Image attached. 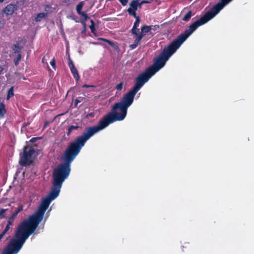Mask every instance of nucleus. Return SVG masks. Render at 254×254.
<instances>
[{
    "label": "nucleus",
    "mask_w": 254,
    "mask_h": 254,
    "mask_svg": "<svg viewBox=\"0 0 254 254\" xmlns=\"http://www.w3.org/2000/svg\"><path fill=\"white\" fill-rule=\"evenodd\" d=\"M133 100L126 94L120 102L112 107L111 112L104 116L97 126L86 128L81 136L69 144L64 153V163L60 164L54 169L51 190L42 199L37 211H46L51 202L59 196L63 183L70 174L71 163L86 141L110 124L117 121H123L126 117L127 108L132 104Z\"/></svg>",
    "instance_id": "obj_1"
},
{
    "label": "nucleus",
    "mask_w": 254,
    "mask_h": 254,
    "mask_svg": "<svg viewBox=\"0 0 254 254\" xmlns=\"http://www.w3.org/2000/svg\"><path fill=\"white\" fill-rule=\"evenodd\" d=\"M209 20L205 14L191 24L183 33L180 34L168 46L165 47L158 57L154 59L153 64L147 70L153 75L164 67L167 61L177 51L187 39L200 26Z\"/></svg>",
    "instance_id": "obj_2"
},
{
    "label": "nucleus",
    "mask_w": 254,
    "mask_h": 254,
    "mask_svg": "<svg viewBox=\"0 0 254 254\" xmlns=\"http://www.w3.org/2000/svg\"><path fill=\"white\" fill-rule=\"evenodd\" d=\"M153 75L146 69L143 73L139 74L136 78L134 86L130 91L128 92L127 94L134 99L136 93Z\"/></svg>",
    "instance_id": "obj_3"
},
{
    "label": "nucleus",
    "mask_w": 254,
    "mask_h": 254,
    "mask_svg": "<svg viewBox=\"0 0 254 254\" xmlns=\"http://www.w3.org/2000/svg\"><path fill=\"white\" fill-rule=\"evenodd\" d=\"M26 147L24 148L23 155L20 157L19 161L20 164L22 166L30 164L36 156V153L34 149L30 148L28 151Z\"/></svg>",
    "instance_id": "obj_4"
},
{
    "label": "nucleus",
    "mask_w": 254,
    "mask_h": 254,
    "mask_svg": "<svg viewBox=\"0 0 254 254\" xmlns=\"http://www.w3.org/2000/svg\"><path fill=\"white\" fill-rule=\"evenodd\" d=\"M232 0H220L219 2L213 6L210 10L207 11L205 15L209 20L217 14L224 7L229 3Z\"/></svg>",
    "instance_id": "obj_5"
},
{
    "label": "nucleus",
    "mask_w": 254,
    "mask_h": 254,
    "mask_svg": "<svg viewBox=\"0 0 254 254\" xmlns=\"http://www.w3.org/2000/svg\"><path fill=\"white\" fill-rule=\"evenodd\" d=\"M68 66L75 79L78 80L79 79V75L78 71L75 68L72 61L69 58L68 59Z\"/></svg>",
    "instance_id": "obj_6"
},
{
    "label": "nucleus",
    "mask_w": 254,
    "mask_h": 254,
    "mask_svg": "<svg viewBox=\"0 0 254 254\" xmlns=\"http://www.w3.org/2000/svg\"><path fill=\"white\" fill-rule=\"evenodd\" d=\"M17 9V6L14 4H8L3 10V12L7 15H11Z\"/></svg>",
    "instance_id": "obj_7"
},
{
    "label": "nucleus",
    "mask_w": 254,
    "mask_h": 254,
    "mask_svg": "<svg viewBox=\"0 0 254 254\" xmlns=\"http://www.w3.org/2000/svg\"><path fill=\"white\" fill-rule=\"evenodd\" d=\"M143 37H142V36L141 35H137V37H135L133 44L130 45V47L132 49H135L138 45V44L139 43L140 40Z\"/></svg>",
    "instance_id": "obj_8"
},
{
    "label": "nucleus",
    "mask_w": 254,
    "mask_h": 254,
    "mask_svg": "<svg viewBox=\"0 0 254 254\" xmlns=\"http://www.w3.org/2000/svg\"><path fill=\"white\" fill-rule=\"evenodd\" d=\"M130 7L129 8H132V10H136L137 7H139L138 0H133L129 3Z\"/></svg>",
    "instance_id": "obj_9"
},
{
    "label": "nucleus",
    "mask_w": 254,
    "mask_h": 254,
    "mask_svg": "<svg viewBox=\"0 0 254 254\" xmlns=\"http://www.w3.org/2000/svg\"><path fill=\"white\" fill-rule=\"evenodd\" d=\"M47 16V13L41 12L38 13L35 17V20L37 22L41 21L43 19Z\"/></svg>",
    "instance_id": "obj_10"
},
{
    "label": "nucleus",
    "mask_w": 254,
    "mask_h": 254,
    "mask_svg": "<svg viewBox=\"0 0 254 254\" xmlns=\"http://www.w3.org/2000/svg\"><path fill=\"white\" fill-rule=\"evenodd\" d=\"M22 48V47L21 46H20L18 44H17L14 45L12 49L15 53L19 54Z\"/></svg>",
    "instance_id": "obj_11"
},
{
    "label": "nucleus",
    "mask_w": 254,
    "mask_h": 254,
    "mask_svg": "<svg viewBox=\"0 0 254 254\" xmlns=\"http://www.w3.org/2000/svg\"><path fill=\"white\" fill-rule=\"evenodd\" d=\"M14 96V87H11L7 92V95L6 97L7 100H9L11 97Z\"/></svg>",
    "instance_id": "obj_12"
},
{
    "label": "nucleus",
    "mask_w": 254,
    "mask_h": 254,
    "mask_svg": "<svg viewBox=\"0 0 254 254\" xmlns=\"http://www.w3.org/2000/svg\"><path fill=\"white\" fill-rule=\"evenodd\" d=\"M139 29L138 28V27H136L135 30H133V27H132L131 29V32L133 34H134L135 36V37H137V35H141L142 36V37H143L144 34L139 33Z\"/></svg>",
    "instance_id": "obj_13"
},
{
    "label": "nucleus",
    "mask_w": 254,
    "mask_h": 254,
    "mask_svg": "<svg viewBox=\"0 0 254 254\" xmlns=\"http://www.w3.org/2000/svg\"><path fill=\"white\" fill-rule=\"evenodd\" d=\"M84 5V1H81L76 6V11L77 12L80 13L82 11V8Z\"/></svg>",
    "instance_id": "obj_14"
},
{
    "label": "nucleus",
    "mask_w": 254,
    "mask_h": 254,
    "mask_svg": "<svg viewBox=\"0 0 254 254\" xmlns=\"http://www.w3.org/2000/svg\"><path fill=\"white\" fill-rule=\"evenodd\" d=\"M151 30V27L147 25H144L141 27V32L140 33H142L143 34V33H146L148 32Z\"/></svg>",
    "instance_id": "obj_15"
},
{
    "label": "nucleus",
    "mask_w": 254,
    "mask_h": 254,
    "mask_svg": "<svg viewBox=\"0 0 254 254\" xmlns=\"http://www.w3.org/2000/svg\"><path fill=\"white\" fill-rule=\"evenodd\" d=\"M5 113V106L3 103H0V118L3 117Z\"/></svg>",
    "instance_id": "obj_16"
},
{
    "label": "nucleus",
    "mask_w": 254,
    "mask_h": 254,
    "mask_svg": "<svg viewBox=\"0 0 254 254\" xmlns=\"http://www.w3.org/2000/svg\"><path fill=\"white\" fill-rule=\"evenodd\" d=\"M79 128L78 126H70L68 128L67 135H69L73 130L77 129Z\"/></svg>",
    "instance_id": "obj_17"
},
{
    "label": "nucleus",
    "mask_w": 254,
    "mask_h": 254,
    "mask_svg": "<svg viewBox=\"0 0 254 254\" xmlns=\"http://www.w3.org/2000/svg\"><path fill=\"white\" fill-rule=\"evenodd\" d=\"M127 11L128 12L129 15L133 16L135 18H136V17H138L137 16H136V10H132V8H128V9L127 10Z\"/></svg>",
    "instance_id": "obj_18"
},
{
    "label": "nucleus",
    "mask_w": 254,
    "mask_h": 254,
    "mask_svg": "<svg viewBox=\"0 0 254 254\" xmlns=\"http://www.w3.org/2000/svg\"><path fill=\"white\" fill-rule=\"evenodd\" d=\"M191 16V11H189L183 18V20L184 21H188L189 20Z\"/></svg>",
    "instance_id": "obj_19"
},
{
    "label": "nucleus",
    "mask_w": 254,
    "mask_h": 254,
    "mask_svg": "<svg viewBox=\"0 0 254 254\" xmlns=\"http://www.w3.org/2000/svg\"><path fill=\"white\" fill-rule=\"evenodd\" d=\"M135 19H136V20H135V21L134 23L133 26L134 30H135L136 27H138L139 26V23L140 22V19L139 17H136V18H135Z\"/></svg>",
    "instance_id": "obj_20"
},
{
    "label": "nucleus",
    "mask_w": 254,
    "mask_h": 254,
    "mask_svg": "<svg viewBox=\"0 0 254 254\" xmlns=\"http://www.w3.org/2000/svg\"><path fill=\"white\" fill-rule=\"evenodd\" d=\"M21 58V56L20 54H18L17 56V58L16 59L14 60V63L15 65H17L19 63V61H20Z\"/></svg>",
    "instance_id": "obj_21"
},
{
    "label": "nucleus",
    "mask_w": 254,
    "mask_h": 254,
    "mask_svg": "<svg viewBox=\"0 0 254 254\" xmlns=\"http://www.w3.org/2000/svg\"><path fill=\"white\" fill-rule=\"evenodd\" d=\"M15 219V218L10 216L8 219L7 224L9 226H12Z\"/></svg>",
    "instance_id": "obj_22"
},
{
    "label": "nucleus",
    "mask_w": 254,
    "mask_h": 254,
    "mask_svg": "<svg viewBox=\"0 0 254 254\" xmlns=\"http://www.w3.org/2000/svg\"><path fill=\"white\" fill-rule=\"evenodd\" d=\"M78 14L82 16L85 20H87L89 18L88 16L85 12L81 11L80 13Z\"/></svg>",
    "instance_id": "obj_23"
},
{
    "label": "nucleus",
    "mask_w": 254,
    "mask_h": 254,
    "mask_svg": "<svg viewBox=\"0 0 254 254\" xmlns=\"http://www.w3.org/2000/svg\"><path fill=\"white\" fill-rule=\"evenodd\" d=\"M90 22L91 23V25L89 26L90 29L92 33H94L95 29L94 27V22L93 20H90Z\"/></svg>",
    "instance_id": "obj_24"
},
{
    "label": "nucleus",
    "mask_w": 254,
    "mask_h": 254,
    "mask_svg": "<svg viewBox=\"0 0 254 254\" xmlns=\"http://www.w3.org/2000/svg\"><path fill=\"white\" fill-rule=\"evenodd\" d=\"M150 1L148 0H142L141 2H139L138 1V4H139V7H141V5L142 4H144V3H150Z\"/></svg>",
    "instance_id": "obj_25"
},
{
    "label": "nucleus",
    "mask_w": 254,
    "mask_h": 254,
    "mask_svg": "<svg viewBox=\"0 0 254 254\" xmlns=\"http://www.w3.org/2000/svg\"><path fill=\"white\" fill-rule=\"evenodd\" d=\"M123 82H121L117 85L116 88L118 90L121 91L123 89Z\"/></svg>",
    "instance_id": "obj_26"
},
{
    "label": "nucleus",
    "mask_w": 254,
    "mask_h": 254,
    "mask_svg": "<svg viewBox=\"0 0 254 254\" xmlns=\"http://www.w3.org/2000/svg\"><path fill=\"white\" fill-rule=\"evenodd\" d=\"M6 209H1L0 210V217H4V213L5 212Z\"/></svg>",
    "instance_id": "obj_27"
},
{
    "label": "nucleus",
    "mask_w": 254,
    "mask_h": 254,
    "mask_svg": "<svg viewBox=\"0 0 254 254\" xmlns=\"http://www.w3.org/2000/svg\"><path fill=\"white\" fill-rule=\"evenodd\" d=\"M50 64H51V66L53 67V68H54V69L56 68V62H55V60L54 59H53L51 61Z\"/></svg>",
    "instance_id": "obj_28"
},
{
    "label": "nucleus",
    "mask_w": 254,
    "mask_h": 254,
    "mask_svg": "<svg viewBox=\"0 0 254 254\" xmlns=\"http://www.w3.org/2000/svg\"><path fill=\"white\" fill-rule=\"evenodd\" d=\"M102 40L107 42L110 45H111L112 47H113L114 46V43L111 41H109V40H108L107 39H102Z\"/></svg>",
    "instance_id": "obj_29"
},
{
    "label": "nucleus",
    "mask_w": 254,
    "mask_h": 254,
    "mask_svg": "<svg viewBox=\"0 0 254 254\" xmlns=\"http://www.w3.org/2000/svg\"><path fill=\"white\" fill-rule=\"evenodd\" d=\"M120 2L122 3L123 5H127L128 0H119Z\"/></svg>",
    "instance_id": "obj_30"
},
{
    "label": "nucleus",
    "mask_w": 254,
    "mask_h": 254,
    "mask_svg": "<svg viewBox=\"0 0 254 254\" xmlns=\"http://www.w3.org/2000/svg\"><path fill=\"white\" fill-rule=\"evenodd\" d=\"M80 97L77 98L74 102V105L75 106H76L77 104L81 102L80 101Z\"/></svg>",
    "instance_id": "obj_31"
},
{
    "label": "nucleus",
    "mask_w": 254,
    "mask_h": 254,
    "mask_svg": "<svg viewBox=\"0 0 254 254\" xmlns=\"http://www.w3.org/2000/svg\"><path fill=\"white\" fill-rule=\"evenodd\" d=\"M10 226L9 225H6L5 229H4L3 231H4L5 232L7 233V232L10 229Z\"/></svg>",
    "instance_id": "obj_32"
},
{
    "label": "nucleus",
    "mask_w": 254,
    "mask_h": 254,
    "mask_svg": "<svg viewBox=\"0 0 254 254\" xmlns=\"http://www.w3.org/2000/svg\"><path fill=\"white\" fill-rule=\"evenodd\" d=\"M6 233L3 231V232L0 234V241L3 238V236Z\"/></svg>",
    "instance_id": "obj_33"
},
{
    "label": "nucleus",
    "mask_w": 254,
    "mask_h": 254,
    "mask_svg": "<svg viewBox=\"0 0 254 254\" xmlns=\"http://www.w3.org/2000/svg\"><path fill=\"white\" fill-rule=\"evenodd\" d=\"M18 214V213H17V212L15 211V212L11 215V216L14 218H16Z\"/></svg>",
    "instance_id": "obj_34"
},
{
    "label": "nucleus",
    "mask_w": 254,
    "mask_h": 254,
    "mask_svg": "<svg viewBox=\"0 0 254 254\" xmlns=\"http://www.w3.org/2000/svg\"><path fill=\"white\" fill-rule=\"evenodd\" d=\"M39 138H37V137H33V138H32L31 139H30V142L33 143V142H35L37 140H38Z\"/></svg>",
    "instance_id": "obj_35"
},
{
    "label": "nucleus",
    "mask_w": 254,
    "mask_h": 254,
    "mask_svg": "<svg viewBox=\"0 0 254 254\" xmlns=\"http://www.w3.org/2000/svg\"><path fill=\"white\" fill-rule=\"evenodd\" d=\"M18 208L19 209V211H21L23 210V205H20Z\"/></svg>",
    "instance_id": "obj_36"
},
{
    "label": "nucleus",
    "mask_w": 254,
    "mask_h": 254,
    "mask_svg": "<svg viewBox=\"0 0 254 254\" xmlns=\"http://www.w3.org/2000/svg\"><path fill=\"white\" fill-rule=\"evenodd\" d=\"M93 87V86H91V85H86V84H85L83 86V88H88V87Z\"/></svg>",
    "instance_id": "obj_37"
},
{
    "label": "nucleus",
    "mask_w": 254,
    "mask_h": 254,
    "mask_svg": "<svg viewBox=\"0 0 254 254\" xmlns=\"http://www.w3.org/2000/svg\"><path fill=\"white\" fill-rule=\"evenodd\" d=\"M3 68L2 66H0V73L2 71Z\"/></svg>",
    "instance_id": "obj_38"
},
{
    "label": "nucleus",
    "mask_w": 254,
    "mask_h": 254,
    "mask_svg": "<svg viewBox=\"0 0 254 254\" xmlns=\"http://www.w3.org/2000/svg\"><path fill=\"white\" fill-rule=\"evenodd\" d=\"M15 211L17 212L18 213H19L20 211H19V209L17 208V209L15 210Z\"/></svg>",
    "instance_id": "obj_39"
},
{
    "label": "nucleus",
    "mask_w": 254,
    "mask_h": 254,
    "mask_svg": "<svg viewBox=\"0 0 254 254\" xmlns=\"http://www.w3.org/2000/svg\"><path fill=\"white\" fill-rule=\"evenodd\" d=\"M15 211L17 212L18 213H19L20 211H19V209L17 208V209L15 210Z\"/></svg>",
    "instance_id": "obj_40"
},
{
    "label": "nucleus",
    "mask_w": 254,
    "mask_h": 254,
    "mask_svg": "<svg viewBox=\"0 0 254 254\" xmlns=\"http://www.w3.org/2000/svg\"><path fill=\"white\" fill-rule=\"evenodd\" d=\"M4 0H0V2H3Z\"/></svg>",
    "instance_id": "obj_41"
}]
</instances>
